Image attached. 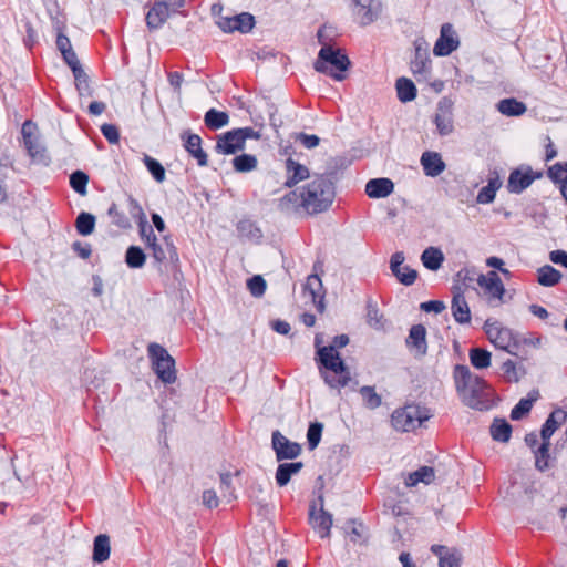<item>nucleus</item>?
I'll return each mask as SVG.
<instances>
[{
    "mask_svg": "<svg viewBox=\"0 0 567 567\" xmlns=\"http://www.w3.org/2000/svg\"><path fill=\"white\" fill-rule=\"evenodd\" d=\"M348 343L349 337L347 334H339L333 338L331 344L318 348L317 361L324 370L336 374L330 375L320 369L322 379L332 389L344 388L351 380L350 370L338 352V349L346 347Z\"/></svg>",
    "mask_w": 567,
    "mask_h": 567,
    "instance_id": "f257e3e1",
    "label": "nucleus"
},
{
    "mask_svg": "<svg viewBox=\"0 0 567 567\" xmlns=\"http://www.w3.org/2000/svg\"><path fill=\"white\" fill-rule=\"evenodd\" d=\"M300 197L301 206L308 214L324 212L334 198L333 183L326 175L316 176L303 187Z\"/></svg>",
    "mask_w": 567,
    "mask_h": 567,
    "instance_id": "f03ea898",
    "label": "nucleus"
},
{
    "mask_svg": "<svg viewBox=\"0 0 567 567\" xmlns=\"http://www.w3.org/2000/svg\"><path fill=\"white\" fill-rule=\"evenodd\" d=\"M317 37L319 42L323 45L313 63L315 70L331 76L336 81H342L346 78L343 73L351 65L349 58L347 54L342 53L340 49L324 44L322 28L318 30Z\"/></svg>",
    "mask_w": 567,
    "mask_h": 567,
    "instance_id": "7ed1b4c3",
    "label": "nucleus"
},
{
    "mask_svg": "<svg viewBox=\"0 0 567 567\" xmlns=\"http://www.w3.org/2000/svg\"><path fill=\"white\" fill-rule=\"evenodd\" d=\"M429 411L416 404L396 409L391 415L392 426L401 432H411L430 419Z\"/></svg>",
    "mask_w": 567,
    "mask_h": 567,
    "instance_id": "20e7f679",
    "label": "nucleus"
},
{
    "mask_svg": "<svg viewBox=\"0 0 567 567\" xmlns=\"http://www.w3.org/2000/svg\"><path fill=\"white\" fill-rule=\"evenodd\" d=\"M147 351L158 379L167 384L174 383L176 380L175 361L167 350L158 343H150Z\"/></svg>",
    "mask_w": 567,
    "mask_h": 567,
    "instance_id": "39448f33",
    "label": "nucleus"
},
{
    "mask_svg": "<svg viewBox=\"0 0 567 567\" xmlns=\"http://www.w3.org/2000/svg\"><path fill=\"white\" fill-rule=\"evenodd\" d=\"M463 402L471 409L487 411L492 408V400L487 383L482 379H475L465 392L460 393Z\"/></svg>",
    "mask_w": 567,
    "mask_h": 567,
    "instance_id": "423d86ee",
    "label": "nucleus"
},
{
    "mask_svg": "<svg viewBox=\"0 0 567 567\" xmlns=\"http://www.w3.org/2000/svg\"><path fill=\"white\" fill-rule=\"evenodd\" d=\"M21 135L23 140V146L27 150L28 155L33 161L48 163L49 157L47 155L45 147L41 144L37 124L31 120H27L22 124Z\"/></svg>",
    "mask_w": 567,
    "mask_h": 567,
    "instance_id": "0eeeda50",
    "label": "nucleus"
},
{
    "mask_svg": "<svg viewBox=\"0 0 567 567\" xmlns=\"http://www.w3.org/2000/svg\"><path fill=\"white\" fill-rule=\"evenodd\" d=\"M542 176V172H534L530 166L515 168L508 176L507 190L512 194H520L528 188L535 179Z\"/></svg>",
    "mask_w": 567,
    "mask_h": 567,
    "instance_id": "6e6552de",
    "label": "nucleus"
},
{
    "mask_svg": "<svg viewBox=\"0 0 567 567\" xmlns=\"http://www.w3.org/2000/svg\"><path fill=\"white\" fill-rule=\"evenodd\" d=\"M485 332L489 340L499 349L507 351L508 353L515 354L512 348H516L517 343L514 340V336L511 329L502 327L497 321L485 322Z\"/></svg>",
    "mask_w": 567,
    "mask_h": 567,
    "instance_id": "1a4fd4ad",
    "label": "nucleus"
},
{
    "mask_svg": "<svg viewBox=\"0 0 567 567\" xmlns=\"http://www.w3.org/2000/svg\"><path fill=\"white\" fill-rule=\"evenodd\" d=\"M271 445L276 453L277 461L293 460L301 454V445L288 440L279 431H275L271 437Z\"/></svg>",
    "mask_w": 567,
    "mask_h": 567,
    "instance_id": "9d476101",
    "label": "nucleus"
},
{
    "mask_svg": "<svg viewBox=\"0 0 567 567\" xmlns=\"http://www.w3.org/2000/svg\"><path fill=\"white\" fill-rule=\"evenodd\" d=\"M460 45L458 38L451 23H444L441 27L440 37L436 40L433 53L436 56H446L455 51Z\"/></svg>",
    "mask_w": 567,
    "mask_h": 567,
    "instance_id": "9b49d317",
    "label": "nucleus"
},
{
    "mask_svg": "<svg viewBox=\"0 0 567 567\" xmlns=\"http://www.w3.org/2000/svg\"><path fill=\"white\" fill-rule=\"evenodd\" d=\"M434 123L442 136L453 132V102L451 99L443 97L439 101Z\"/></svg>",
    "mask_w": 567,
    "mask_h": 567,
    "instance_id": "f8f14e48",
    "label": "nucleus"
},
{
    "mask_svg": "<svg viewBox=\"0 0 567 567\" xmlns=\"http://www.w3.org/2000/svg\"><path fill=\"white\" fill-rule=\"evenodd\" d=\"M150 250L156 265L178 261L177 248L169 235L163 236L162 240L157 241Z\"/></svg>",
    "mask_w": 567,
    "mask_h": 567,
    "instance_id": "ddd939ff",
    "label": "nucleus"
},
{
    "mask_svg": "<svg viewBox=\"0 0 567 567\" xmlns=\"http://www.w3.org/2000/svg\"><path fill=\"white\" fill-rule=\"evenodd\" d=\"M405 260L402 251H396L391 256L390 269L395 278L404 286H411L417 278V271L409 266H402Z\"/></svg>",
    "mask_w": 567,
    "mask_h": 567,
    "instance_id": "4468645a",
    "label": "nucleus"
},
{
    "mask_svg": "<svg viewBox=\"0 0 567 567\" xmlns=\"http://www.w3.org/2000/svg\"><path fill=\"white\" fill-rule=\"evenodd\" d=\"M355 3V17L363 27L373 23L382 11V3L379 0H353Z\"/></svg>",
    "mask_w": 567,
    "mask_h": 567,
    "instance_id": "2eb2a0df",
    "label": "nucleus"
},
{
    "mask_svg": "<svg viewBox=\"0 0 567 567\" xmlns=\"http://www.w3.org/2000/svg\"><path fill=\"white\" fill-rule=\"evenodd\" d=\"M215 150L219 154L230 155L245 150V144L234 128L218 136Z\"/></svg>",
    "mask_w": 567,
    "mask_h": 567,
    "instance_id": "dca6fc26",
    "label": "nucleus"
},
{
    "mask_svg": "<svg viewBox=\"0 0 567 567\" xmlns=\"http://www.w3.org/2000/svg\"><path fill=\"white\" fill-rule=\"evenodd\" d=\"M255 25V18L252 14L243 12L240 14L225 18L219 22V27L224 32L239 31L243 33L249 32Z\"/></svg>",
    "mask_w": 567,
    "mask_h": 567,
    "instance_id": "f3484780",
    "label": "nucleus"
},
{
    "mask_svg": "<svg viewBox=\"0 0 567 567\" xmlns=\"http://www.w3.org/2000/svg\"><path fill=\"white\" fill-rule=\"evenodd\" d=\"M309 518L312 527L321 538L330 536V529L332 527V515L324 511L321 506L318 514H316V506L312 505L309 512Z\"/></svg>",
    "mask_w": 567,
    "mask_h": 567,
    "instance_id": "a211bd4d",
    "label": "nucleus"
},
{
    "mask_svg": "<svg viewBox=\"0 0 567 567\" xmlns=\"http://www.w3.org/2000/svg\"><path fill=\"white\" fill-rule=\"evenodd\" d=\"M477 284L493 298L502 299L505 293L504 285L496 271L491 270L487 275H480Z\"/></svg>",
    "mask_w": 567,
    "mask_h": 567,
    "instance_id": "6ab92c4d",
    "label": "nucleus"
},
{
    "mask_svg": "<svg viewBox=\"0 0 567 567\" xmlns=\"http://www.w3.org/2000/svg\"><path fill=\"white\" fill-rule=\"evenodd\" d=\"M168 16V3L165 1H156L146 13L145 21L147 28L151 31L159 29L165 23Z\"/></svg>",
    "mask_w": 567,
    "mask_h": 567,
    "instance_id": "aec40b11",
    "label": "nucleus"
},
{
    "mask_svg": "<svg viewBox=\"0 0 567 567\" xmlns=\"http://www.w3.org/2000/svg\"><path fill=\"white\" fill-rule=\"evenodd\" d=\"M406 347L414 349L417 355H425L427 351L426 329L423 324H414L409 331Z\"/></svg>",
    "mask_w": 567,
    "mask_h": 567,
    "instance_id": "412c9836",
    "label": "nucleus"
},
{
    "mask_svg": "<svg viewBox=\"0 0 567 567\" xmlns=\"http://www.w3.org/2000/svg\"><path fill=\"white\" fill-rule=\"evenodd\" d=\"M421 165L424 174L430 177H436L446 168L442 156L437 152L426 151L421 156Z\"/></svg>",
    "mask_w": 567,
    "mask_h": 567,
    "instance_id": "4be33fe9",
    "label": "nucleus"
},
{
    "mask_svg": "<svg viewBox=\"0 0 567 567\" xmlns=\"http://www.w3.org/2000/svg\"><path fill=\"white\" fill-rule=\"evenodd\" d=\"M451 311L457 323L468 324L471 322V310L468 303L460 290L453 293Z\"/></svg>",
    "mask_w": 567,
    "mask_h": 567,
    "instance_id": "5701e85b",
    "label": "nucleus"
},
{
    "mask_svg": "<svg viewBox=\"0 0 567 567\" xmlns=\"http://www.w3.org/2000/svg\"><path fill=\"white\" fill-rule=\"evenodd\" d=\"M394 190V183L390 178H372L365 184V194L370 198H384Z\"/></svg>",
    "mask_w": 567,
    "mask_h": 567,
    "instance_id": "b1692460",
    "label": "nucleus"
},
{
    "mask_svg": "<svg viewBox=\"0 0 567 567\" xmlns=\"http://www.w3.org/2000/svg\"><path fill=\"white\" fill-rule=\"evenodd\" d=\"M286 172L287 179L285 182V186L287 187H292L309 177V169L292 158H288L286 161Z\"/></svg>",
    "mask_w": 567,
    "mask_h": 567,
    "instance_id": "393cba45",
    "label": "nucleus"
},
{
    "mask_svg": "<svg viewBox=\"0 0 567 567\" xmlns=\"http://www.w3.org/2000/svg\"><path fill=\"white\" fill-rule=\"evenodd\" d=\"M547 175L554 184L559 186V190L567 202V162L555 163L548 168Z\"/></svg>",
    "mask_w": 567,
    "mask_h": 567,
    "instance_id": "a878e982",
    "label": "nucleus"
},
{
    "mask_svg": "<svg viewBox=\"0 0 567 567\" xmlns=\"http://www.w3.org/2000/svg\"><path fill=\"white\" fill-rule=\"evenodd\" d=\"M431 551L439 557L440 567H460L461 555L443 545H433Z\"/></svg>",
    "mask_w": 567,
    "mask_h": 567,
    "instance_id": "bb28decb",
    "label": "nucleus"
},
{
    "mask_svg": "<svg viewBox=\"0 0 567 567\" xmlns=\"http://www.w3.org/2000/svg\"><path fill=\"white\" fill-rule=\"evenodd\" d=\"M185 148L194 158H196L199 166L207 165V154L202 148V138L198 134H187L185 140Z\"/></svg>",
    "mask_w": 567,
    "mask_h": 567,
    "instance_id": "cd10ccee",
    "label": "nucleus"
},
{
    "mask_svg": "<svg viewBox=\"0 0 567 567\" xmlns=\"http://www.w3.org/2000/svg\"><path fill=\"white\" fill-rule=\"evenodd\" d=\"M276 207L284 215L296 214L302 208L301 197L296 190H291L278 199Z\"/></svg>",
    "mask_w": 567,
    "mask_h": 567,
    "instance_id": "c85d7f7f",
    "label": "nucleus"
},
{
    "mask_svg": "<svg viewBox=\"0 0 567 567\" xmlns=\"http://www.w3.org/2000/svg\"><path fill=\"white\" fill-rule=\"evenodd\" d=\"M305 289L311 295L312 301L317 305L318 310L322 311L324 290L322 281L317 274L308 276Z\"/></svg>",
    "mask_w": 567,
    "mask_h": 567,
    "instance_id": "c756f323",
    "label": "nucleus"
},
{
    "mask_svg": "<svg viewBox=\"0 0 567 567\" xmlns=\"http://www.w3.org/2000/svg\"><path fill=\"white\" fill-rule=\"evenodd\" d=\"M303 467L302 462H292V463H280L276 471V483L278 486H286L291 476L298 474Z\"/></svg>",
    "mask_w": 567,
    "mask_h": 567,
    "instance_id": "7c9ffc66",
    "label": "nucleus"
},
{
    "mask_svg": "<svg viewBox=\"0 0 567 567\" xmlns=\"http://www.w3.org/2000/svg\"><path fill=\"white\" fill-rule=\"evenodd\" d=\"M475 379H480V377L473 375L468 367L457 364L454 368V381L458 394L465 392L475 382Z\"/></svg>",
    "mask_w": 567,
    "mask_h": 567,
    "instance_id": "2f4dec72",
    "label": "nucleus"
},
{
    "mask_svg": "<svg viewBox=\"0 0 567 567\" xmlns=\"http://www.w3.org/2000/svg\"><path fill=\"white\" fill-rule=\"evenodd\" d=\"M550 442H542L540 445L533 451L535 457V467L539 472L549 470L554 464V458L549 454Z\"/></svg>",
    "mask_w": 567,
    "mask_h": 567,
    "instance_id": "473e14b6",
    "label": "nucleus"
},
{
    "mask_svg": "<svg viewBox=\"0 0 567 567\" xmlns=\"http://www.w3.org/2000/svg\"><path fill=\"white\" fill-rule=\"evenodd\" d=\"M502 186V181L496 172L489 176L487 185L484 186L477 194V202L480 204H489L495 199L497 189Z\"/></svg>",
    "mask_w": 567,
    "mask_h": 567,
    "instance_id": "72a5a7b5",
    "label": "nucleus"
},
{
    "mask_svg": "<svg viewBox=\"0 0 567 567\" xmlns=\"http://www.w3.org/2000/svg\"><path fill=\"white\" fill-rule=\"evenodd\" d=\"M421 261L426 269L436 271L444 261V255L437 247H427L421 255Z\"/></svg>",
    "mask_w": 567,
    "mask_h": 567,
    "instance_id": "f704fd0d",
    "label": "nucleus"
},
{
    "mask_svg": "<svg viewBox=\"0 0 567 567\" xmlns=\"http://www.w3.org/2000/svg\"><path fill=\"white\" fill-rule=\"evenodd\" d=\"M496 107L499 113H502L503 115H506V116H520L527 110L525 103H523L514 97L501 100L497 103Z\"/></svg>",
    "mask_w": 567,
    "mask_h": 567,
    "instance_id": "c9c22d12",
    "label": "nucleus"
},
{
    "mask_svg": "<svg viewBox=\"0 0 567 567\" xmlns=\"http://www.w3.org/2000/svg\"><path fill=\"white\" fill-rule=\"evenodd\" d=\"M395 89L398 99L403 103L411 102L416 97V86L408 78H399L395 82Z\"/></svg>",
    "mask_w": 567,
    "mask_h": 567,
    "instance_id": "e433bc0d",
    "label": "nucleus"
},
{
    "mask_svg": "<svg viewBox=\"0 0 567 567\" xmlns=\"http://www.w3.org/2000/svg\"><path fill=\"white\" fill-rule=\"evenodd\" d=\"M561 277V272L550 265H545L537 269V281L544 287L556 286L560 281Z\"/></svg>",
    "mask_w": 567,
    "mask_h": 567,
    "instance_id": "4c0bfd02",
    "label": "nucleus"
},
{
    "mask_svg": "<svg viewBox=\"0 0 567 567\" xmlns=\"http://www.w3.org/2000/svg\"><path fill=\"white\" fill-rule=\"evenodd\" d=\"M489 430L493 440L497 442L506 443L511 439L512 426L505 419H494Z\"/></svg>",
    "mask_w": 567,
    "mask_h": 567,
    "instance_id": "58836bf2",
    "label": "nucleus"
},
{
    "mask_svg": "<svg viewBox=\"0 0 567 567\" xmlns=\"http://www.w3.org/2000/svg\"><path fill=\"white\" fill-rule=\"evenodd\" d=\"M538 398V392H530L527 398H523L511 411V419L514 421L522 420L529 413L534 402Z\"/></svg>",
    "mask_w": 567,
    "mask_h": 567,
    "instance_id": "ea45409f",
    "label": "nucleus"
},
{
    "mask_svg": "<svg viewBox=\"0 0 567 567\" xmlns=\"http://www.w3.org/2000/svg\"><path fill=\"white\" fill-rule=\"evenodd\" d=\"M110 557V538L105 534H100L95 537L93 544V560L95 563H103Z\"/></svg>",
    "mask_w": 567,
    "mask_h": 567,
    "instance_id": "a19ab883",
    "label": "nucleus"
},
{
    "mask_svg": "<svg viewBox=\"0 0 567 567\" xmlns=\"http://www.w3.org/2000/svg\"><path fill=\"white\" fill-rule=\"evenodd\" d=\"M237 231L244 238L258 241L262 237L261 229L250 219H241L237 224Z\"/></svg>",
    "mask_w": 567,
    "mask_h": 567,
    "instance_id": "79ce46f5",
    "label": "nucleus"
},
{
    "mask_svg": "<svg viewBox=\"0 0 567 567\" xmlns=\"http://www.w3.org/2000/svg\"><path fill=\"white\" fill-rule=\"evenodd\" d=\"M434 470L430 466H421L416 471L409 474L405 484L408 486H415L417 483L430 484L434 480Z\"/></svg>",
    "mask_w": 567,
    "mask_h": 567,
    "instance_id": "37998d69",
    "label": "nucleus"
},
{
    "mask_svg": "<svg viewBox=\"0 0 567 567\" xmlns=\"http://www.w3.org/2000/svg\"><path fill=\"white\" fill-rule=\"evenodd\" d=\"M205 125L210 130H218L229 122V116L226 112L217 111L216 109H210L206 112Z\"/></svg>",
    "mask_w": 567,
    "mask_h": 567,
    "instance_id": "c03bdc74",
    "label": "nucleus"
},
{
    "mask_svg": "<svg viewBox=\"0 0 567 567\" xmlns=\"http://www.w3.org/2000/svg\"><path fill=\"white\" fill-rule=\"evenodd\" d=\"M146 255L138 246H130L125 252V262L132 269L142 268L145 265Z\"/></svg>",
    "mask_w": 567,
    "mask_h": 567,
    "instance_id": "a18cd8bd",
    "label": "nucleus"
},
{
    "mask_svg": "<svg viewBox=\"0 0 567 567\" xmlns=\"http://www.w3.org/2000/svg\"><path fill=\"white\" fill-rule=\"evenodd\" d=\"M95 217L94 215L82 212L78 215L75 220L76 231L82 236H89L94 231Z\"/></svg>",
    "mask_w": 567,
    "mask_h": 567,
    "instance_id": "49530a36",
    "label": "nucleus"
},
{
    "mask_svg": "<svg viewBox=\"0 0 567 567\" xmlns=\"http://www.w3.org/2000/svg\"><path fill=\"white\" fill-rule=\"evenodd\" d=\"M258 161L255 155L241 154L233 159V166L236 172L248 173L257 168Z\"/></svg>",
    "mask_w": 567,
    "mask_h": 567,
    "instance_id": "de8ad7c7",
    "label": "nucleus"
},
{
    "mask_svg": "<svg viewBox=\"0 0 567 567\" xmlns=\"http://www.w3.org/2000/svg\"><path fill=\"white\" fill-rule=\"evenodd\" d=\"M75 80V87L81 96H92L93 91L90 86V79L81 68H74L72 72Z\"/></svg>",
    "mask_w": 567,
    "mask_h": 567,
    "instance_id": "09e8293b",
    "label": "nucleus"
},
{
    "mask_svg": "<svg viewBox=\"0 0 567 567\" xmlns=\"http://www.w3.org/2000/svg\"><path fill=\"white\" fill-rule=\"evenodd\" d=\"M367 322L375 330H383L385 327L383 315L379 311L377 305L371 301L367 305Z\"/></svg>",
    "mask_w": 567,
    "mask_h": 567,
    "instance_id": "8fccbe9b",
    "label": "nucleus"
},
{
    "mask_svg": "<svg viewBox=\"0 0 567 567\" xmlns=\"http://www.w3.org/2000/svg\"><path fill=\"white\" fill-rule=\"evenodd\" d=\"M471 364L476 369H485L491 364V352L482 348H472L470 350Z\"/></svg>",
    "mask_w": 567,
    "mask_h": 567,
    "instance_id": "3c124183",
    "label": "nucleus"
},
{
    "mask_svg": "<svg viewBox=\"0 0 567 567\" xmlns=\"http://www.w3.org/2000/svg\"><path fill=\"white\" fill-rule=\"evenodd\" d=\"M359 393L364 405L370 410L379 408L382 403L381 396L375 392L373 386L363 385L360 388Z\"/></svg>",
    "mask_w": 567,
    "mask_h": 567,
    "instance_id": "603ef678",
    "label": "nucleus"
},
{
    "mask_svg": "<svg viewBox=\"0 0 567 567\" xmlns=\"http://www.w3.org/2000/svg\"><path fill=\"white\" fill-rule=\"evenodd\" d=\"M143 162L150 174L157 183H162L165 179V168L157 159L148 155H144Z\"/></svg>",
    "mask_w": 567,
    "mask_h": 567,
    "instance_id": "864d4df0",
    "label": "nucleus"
},
{
    "mask_svg": "<svg viewBox=\"0 0 567 567\" xmlns=\"http://www.w3.org/2000/svg\"><path fill=\"white\" fill-rule=\"evenodd\" d=\"M87 182L89 176L86 173L82 171H75L70 176V186L74 192H76L81 196L86 195Z\"/></svg>",
    "mask_w": 567,
    "mask_h": 567,
    "instance_id": "5fc2aeb1",
    "label": "nucleus"
},
{
    "mask_svg": "<svg viewBox=\"0 0 567 567\" xmlns=\"http://www.w3.org/2000/svg\"><path fill=\"white\" fill-rule=\"evenodd\" d=\"M107 215L112 219V224L118 228L127 229L131 228V223L128 217L121 210H118L117 205L112 203L107 209Z\"/></svg>",
    "mask_w": 567,
    "mask_h": 567,
    "instance_id": "6e6d98bb",
    "label": "nucleus"
},
{
    "mask_svg": "<svg viewBox=\"0 0 567 567\" xmlns=\"http://www.w3.org/2000/svg\"><path fill=\"white\" fill-rule=\"evenodd\" d=\"M430 68V60L425 52H421L420 48L415 50V58L411 61V70L414 74L426 73Z\"/></svg>",
    "mask_w": 567,
    "mask_h": 567,
    "instance_id": "4d7b16f0",
    "label": "nucleus"
},
{
    "mask_svg": "<svg viewBox=\"0 0 567 567\" xmlns=\"http://www.w3.org/2000/svg\"><path fill=\"white\" fill-rule=\"evenodd\" d=\"M323 425L322 423L315 422L311 423L307 431V440H308V446L310 450H313L318 446L321 434H322Z\"/></svg>",
    "mask_w": 567,
    "mask_h": 567,
    "instance_id": "13d9d810",
    "label": "nucleus"
},
{
    "mask_svg": "<svg viewBox=\"0 0 567 567\" xmlns=\"http://www.w3.org/2000/svg\"><path fill=\"white\" fill-rule=\"evenodd\" d=\"M220 491L223 498H225L228 503L236 498L235 488L231 484L230 473L220 474Z\"/></svg>",
    "mask_w": 567,
    "mask_h": 567,
    "instance_id": "bf43d9fd",
    "label": "nucleus"
},
{
    "mask_svg": "<svg viewBox=\"0 0 567 567\" xmlns=\"http://www.w3.org/2000/svg\"><path fill=\"white\" fill-rule=\"evenodd\" d=\"M266 287H267V285H266L265 279L259 275H255L247 280V288L249 289L250 293L254 297L264 296V293L266 291Z\"/></svg>",
    "mask_w": 567,
    "mask_h": 567,
    "instance_id": "052dcab7",
    "label": "nucleus"
},
{
    "mask_svg": "<svg viewBox=\"0 0 567 567\" xmlns=\"http://www.w3.org/2000/svg\"><path fill=\"white\" fill-rule=\"evenodd\" d=\"M127 202L128 213L136 223L146 219V215L137 199H135L133 196H128Z\"/></svg>",
    "mask_w": 567,
    "mask_h": 567,
    "instance_id": "680f3d73",
    "label": "nucleus"
},
{
    "mask_svg": "<svg viewBox=\"0 0 567 567\" xmlns=\"http://www.w3.org/2000/svg\"><path fill=\"white\" fill-rule=\"evenodd\" d=\"M101 132L109 143L117 144L120 142V132L114 124H103Z\"/></svg>",
    "mask_w": 567,
    "mask_h": 567,
    "instance_id": "e2e57ef3",
    "label": "nucleus"
},
{
    "mask_svg": "<svg viewBox=\"0 0 567 567\" xmlns=\"http://www.w3.org/2000/svg\"><path fill=\"white\" fill-rule=\"evenodd\" d=\"M559 426L551 417H547L540 430L542 442H550L551 435Z\"/></svg>",
    "mask_w": 567,
    "mask_h": 567,
    "instance_id": "0e129e2a",
    "label": "nucleus"
},
{
    "mask_svg": "<svg viewBox=\"0 0 567 567\" xmlns=\"http://www.w3.org/2000/svg\"><path fill=\"white\" fill-rule=\"evenodd\" d=\"M306 148L311 150L319 145L320 138L313 134L299 133L296 137Z\"/></svg>",
    "mask_w": 567,
    "mask_h": 567,
    "instance_id": "69168bd1",
    "label": "nucleus"
},
{
    "mask_svg": "<svg viewBox=\"0 0 567 567\" xmlns=\"http://www.w3.org/2000/svg\"><path fill=\"white\" fill-rule=\"evenodd\" d=\"M72 249L82 259L90 258L92 254L91 245L87 243L83 244L81 241H74L72 244Z\"/></svg>",
    "mask_w": 567,
    "mask_h": 567,
    "instance_id": "338daca9",
    "label": "nucleus"
},
{
    "mask_svg": "<svg viewBox=\"0 0 567 567\" xmlns=\"http://www.w3.org/2000/svg\"><path fill=\"white\" fill-rule=\"evenodd\" d=\"M549 259L556 265H560L567 269V252L565 250H553L549 254Z\"/></svg>",
    "mask_w": 567,
    "mask_h": 567,
    "instance_id": "774afa93",
    "label": "nucleus"
}]
</instances>
